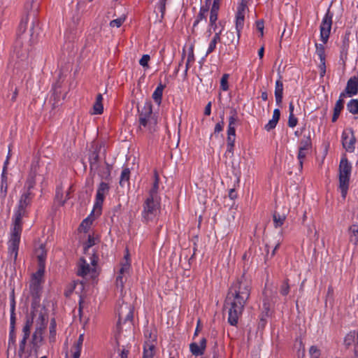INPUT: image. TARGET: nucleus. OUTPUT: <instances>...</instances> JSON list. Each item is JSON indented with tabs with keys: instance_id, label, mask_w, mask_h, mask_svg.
<instances>
[{
	"instance_id": "nucleus-57",
	"label": "nucleus",
	"mask_w": 358,
	"mask_h": 358,
	"mask_svg": "<svg viewBox=\"0 0 358 358\" xmlns=\"http://www.w3.org/2000/svg\"><path fill=\"white\" fill-rule=\"evenodd\" d=\"M278 123V121L277 120H271L268 124H266L265 126V129L267 130V131H270L273 129H274Z\"/></svg>"
},
{
	"instance_id": "nucleus-30",
	"label": "nucleus",
	"mask_w": 358,
	"mask_h": 358,
	"mask_svg": "<svg viewBox=\"0 0 358 358\" xmlns=\"http://www.w3.org/2000/svg\"><path fill=\"white\" fill-rule=\"evenodd\" d=\"M287 217V213H283L282 214L278 213L277 211H275L273 214V220L274 222V226L275 228L280 227L282 226L284 224L285 220Z\"/></svg>"
},
{
	"instance_id": "nucleus-53",
	"label": "nucleus",
	"mask_w": 358,
	"mask_h": 358,
	"mask_svg": "<svg viewBox=\"0 0 358 358\" xmlns=\"http://www.w3.org/2000/svg\"><path fill=\"white\" fill-rule=\"evenodd\" d=\"M99 155L97 153L93 152L90 157V167L92 169L98 162Z\"/></svg>"
},
{
	"instance_id": "nucleus-20",
	"label": "nucleus",
	"mask_w": 358,
	"mask_h": 358,
	"mask_svg": "<svg viewBox=\"0 0 358 358\" xmlns=\"http://www.w3.org/2000/svg\"><path fill=\"white\" fill-rule=\"evenodd\" d=\"M224 37V43L226 45H234L235 49L237 48L240 41V32L229 30L225 33Z\"/></svg>"
},
{
	"instance_id": "nucleus-54",
	"label": "nucleus",
	"mask_w": 358,
	"mask_h": 358,
	"mask_svg": "<svg viewBox=\"0 0 358 358\" xmlns=\"http://www.w3.org/2000/svg\"><path fill=\"white\" fill-rule=\"evenodd\" d=\"M95 244V239L94 237L89 236L86 246L85 247V251L87 252L89 249Z\"/></svg>"
},
{
	"instance_id": "nucleus-31",
	"label": "nucleus",
	"mask_w": 358,
	"mask_h": 358,
	"mask_svg": "<svg viewBox=\"0 0 358 358\" xmlns=\"http://www.w3.org/2000/svg\"><path fill=\"white\" fill-rule=\"evenodd\" d=\"M155 345L152 343H145L143 348V358H153L155 355Z\"/></svg>"
},
{
	"instance_id": "nucleus-38",
	"label": "nucleus",
	"mask_w": 358,
	"mask_h": 358,
	"mask_svg": "<svg viewBox=\"0 0 358 358\" xmlns=\"http://www.w3.org/2000/svg\"><path fill=\"white\" fill-rule=\"evenodd\" d=\"M57 76L58 78L57 81L52 84V90H57L64 87L62 83L65 80L66 76H64L62 71H59Z\"/></svg>"
},
{
	"instance_id": "nucleus-25",
	"label": "nucleus",
	"mask_w": 358,
	"mask_h": 358,
	"mask_svg": "<svg viewBox=\"0 0 358 358\" xmlns=\"http://www.w3.org/2000/svg\"><path fill=\"white\" fill-rule=\"evenodd\" d=\"M38 20L34 19L32 22V25L30 28V38L29 43L30 45L35 44L38 41V32L37 31L38 29Z\"/></svg>"
},
{
	"instance_id": "nucleus-27",
	"label": "nucleus",
	"mask_w": 358,
	"mask_h": 358,
	"mask_svg": "<svg viewBox=\"0 0 358 358\" xmlns=\"http://www.w3.org/2000/svg\"><path fill=\"white\" fill-rule=\"evenodd\" d=\"M103 96L101 94H98L96 96L95 102L93 105V112L94 115H100L103 113Z\"/></svg>"
},
{
	"instance_id": "nucleus-9",
	"label": "nucleus",
	"mask_w": 358,
	"mask_h": 358,
	"mask_svg": "<svg viewBox=\"0 0 358 358\" xmlns=\"http://www.w3.org/2000/svg\"><path fill=\"white\" fill-rule=\"evenodd\" d=\"M333 17L334 13L333 12L331 11L330 8H329L320 26V39L324 44H326L329 38L331 27L333 24Z\"/></svg>"
},
{
	"instance_id": "nucleus-5",
	"label": "nucleus",
	"mask_w": 358,
	"mask_h": 358,
	"mask_svg": "<svg viewBox=\"0 0 358 358\" xmlns=\"http://www.w3.org/2000/svg\"><path fill=\"white\" fill-rule=\"evenodd\" d=\"M118 320L116 325V331L120 334L122 331V324L125 326L126 330L131 329L133 327L134 306L129 303L122 301L119 304L117 308Z\"/></svg>"
},
{
	"instance_id": "nucleus-33",
	"label": "nucleus",
	"mask_w": 358,
	"mask_h": 358,
	"mask_svg": "<svg viewBox=\"0 0 358 358\" xmlns=\"http://www.w3.org/2000/svg\"><path fill=\"white\" fill-rule=\"evenodd\" d=\"M350 241L354 245L358 243V225H352L349 229Z\"/></svg>"
},
{
	"instance_id": "nucleus-8",
	"label": "nucleus",
	"mask_w": 358,
	"mask_h": 358,
	"mask_svg": "<svg viewBox=\"0 0 358 358\" xmlns=\"http://www.w3.org/2000/svg\"><path fill=\"white\" fill-rule=\"evenodd\" d=\"M90 259L92 266H90V264L84 257H81L80 259L78 264V269L77 271V274L79 276L85 277L88 274L90 275L92 278H95L97 276L98 273L96 271V265L99 257L94 252H93Z\"/></svg>"
},
{
	"instance_id": "nucleus-43",
	"label": "nucleus",
	"mask_w": 358,
	"mask_h": 358,
	"mask_svg": "<svg viewBox=\"0 0 358 358\" xmlns=\"http://www.w3.org/2000/svg\"><path fill=\"white\" fill-rule=\"evenodd\" d=\"M280 292L283 296H287L289 292V280L286 279L282 282L280 286Z\"/></svg>"
},
{
	"instance_id": "nucleus-63",
	"label": "nucleus",
	"mask_w": 358,
	"mask_h": 358,
	"mask_svg": "<svg viewBox=\"0 0 358 358\" xmlns=\"http://www.w3.org/2000/svg\"><path fill=\"white\" fill-rule=\"evenodd\" d=\"M280 112L279 109H275L273 114L272 120H277L278 122L280 119Z\"/></svg>"
},
{
	"instance_id": "nucleus-42",
	"label": "nucleus",
	"mask_w": 358,
	"mask_h": 358,
	"mask_svg": "<svg viewBox=\"0 0 358 358\" xmlns=\"http://www.w3.org/2000/svg\"><path fill=\"white\" fill-rule=\"evenodd\" d=\"M62 91H53L52 93L51 99L54 100V105L59 104L62 100V99L64 98V96L62 94Z\"/></svg>"
},
{
	"instance_id": "nucleus-1",
	"label": "nucleus",
	"mask_w": 358,
	"mask_h": 358,
	"mask_svg": "<svg viewBox=\"0 0 358 358\" xmlns=\"http://www.w3.org/2000/svg\"><path fill=\"white\" fill-rule=\"evenodd\" d=\"M250 291L251 281L244 273L237 278L230 286L224 301V309L228 312V322L231 325L237 324L250 298Z\"/></svg>"
},
{
	"instance_id": "nucleus-6",
	"label": "nucleus",
	"mask_w": 358,
	"mask_h": 358,
	"mask_svg": "<svg viewBox=\"0 0 358 358\" xmlns=\"http://www.w3.org/2000/svg\"><path fill=\"white\" fill-rule=\"evenodd\" d=\"M138 110L140 127H148L151 129L153 126L157 124V118L152 114L150 101H146L143 105L138 106Z\"/></svg>"
},
{
	"instance_id": "nucleus-59",
	"label": "nucleus",
	"mask_w": 358,
	"mask_h": 358,
	"mask_svg": "<svg viewBox=\"0 0 358 358\" xmlns=\"http://www.w3.org/2000/svg\"><path fill=\"white\" fill-rule=\"evenodd\" d=\"M84 341V335L80 334L77 342L73 345V348H80L81 349L83 343Z\"/></svg>"
},
{
	"instance_id": "nucleus-22",
	"label": "nucleus",
	"mask_w": 358,
	"mask_h": 358,
	"mask_svg": "<svg viewBox=\"0 0 358 358\" xmlns=\"http://www.w3.org/2000/svg\"><path fill=\"white\" fill-rule=\"evenodd\" d=\"M39 319L41 320L40 327H37L32 336V343L34 345H37L43 340V332L45 328V324H44L45 318L43 315H40Z\"/></svg>"
},
{
	"instance_id": "nucleus-55",
	"label": "nucleus",
	"mask_w": 358,
	"mask_h": 358,
	"mask_svg": "<svg viewBox=\"0 0 358 358\" xmlns=\"http://www.w3.org/2000/svg\"><path fill=\"white\" fill-rule=\"evenodd\" d=\"M194 47L192 45L189 49L188 56H187V63H193L194 62Z\"/></svg>"
},
{
	"instance_id": "nucleus-32",
	"label": "nucleus",
	"mask_w": 358,
	"mask_h": 358,
	"mask_svg": "<svg viewBox=\"0 0 358 358\" xmlns=\"http://www.w3.org/2000/svg\"><path fill=\"white\" fill-rule=\"evenodd\" d=\"M220 5V4L217 3L213 2L210 12V22H211V24H213L217 20Z\"/></svg>"
},
{
	"instance_id": "nucleus-56",
	"label": "nucleus",
	"mask_w": 358,
	"mask_h": 358,
	"mask_svg": "<svg viewBox=\"0 0 358 358\" xmlns=\"http://www.w3.org/2000/svg\"><path fill=\"white\" fill-rule=\"evenodd\" d=\"M297 124V118L294 117V114H289L288 120V125L290 127H294Z\"/></svg>"
},
{
	"instance_id": "nucleus-50",
	"label": "nucleus",
	"mask_w": 358,
	"mask_h": 358,
	"mask_svg": "<svg viewBox=\"0 0 358 358\" xmlns=\"http://www.w3.org/2000/svg\"><path fill=\"white\" fill-rule=\"evenodd\" d=\"M320 64L318 66V69L320 70V75L321 77H323L326 73V59L322 60H320Z\"/></svg>"
},
{
	"instance_id": "nucleus-3",
	"label": "nucleus",
	"mask_w": 358,
	"mask_h": 358,
	"mask_svg": "<svg viewBox=\"0 0 358 358\" xmlns=\"http://www.w3.org/2000/svg\"><path fill=\"white\" fill-rule=\"evenodd\" d=\"M25 212L17 209L15 215L14 226L9 240L8 252L10 257L15 262L17 257L20 234L22 232V219Z\"/></svg>"
},
{
	"instance_id": "nucleus-48",
	"label": "nucleus",
	"mask_w": 358,
	"mask_h": 358,
	"mask_svg": "<svg viewBox=\"0 0 358 358\" xmlns=\"http://www.w3.org/2000/svg\"><path fill=\"white\" fill-rule=\"evenodd\" d=\"M63 198V190L62 187H58L56 191L55 199L60 203L61 205H64L66 202V199L62 200Z\"/></svg>"
},
{
	"instance_id": "nucleus-4",
	"label": "nucleus",
	"mask_w": 358,
	"mask_h": 358,
	"mask_svg": "<svg viewBox=\"0 0 358 358\" xmlns=\"http://www.w3.org/2000/svg\"><path fill=\"white\" fill-rule=\"evenodd\" d=\"M47 173V167L44 163H41L38 159L34 160L31 166V170L26 182V187L28 190H31L36 182L41 183V187L45 186V175Z\"/></svg>"
},
{
	"instance_id": "nucleus-10",
	"label": "nucleus",
	"mask_w": 358,
	"mask_h": 358,
	"mask_svg": "<svg viewBox=\"0 0 358 358\" xmlns=\"http://www.w3.org/2000/svg\"><path fill=\"white\" fill-rule=\"evenodd\" d=\"M159 210V203L156 199L148 198L143 205L142 216L145 222L152 220Z\"/></svg>"
},
{
	"instance_id": "nucleus-29",
	"label": "nucleus",
	"mask_w": 358,
	"mask_h": 358,
	"mask_svg": "<svg viewBox=\"0 0 358 358\" xmlns=\"http://www.w3.org/2000/svg\"><path fill=\"white\" fill-rule=\"evenodd\" d=\"M208 11H209V8L207 6H202L200 8L199 12V13L196 17V20H194V24H193V29L198 25V24L199 23V22L201 20L204 19L205 21L206 22V17H207V13H208Z\"/></svg>"
},
{
	"instance_id": "nucleus-17",
	"label": "nucleus",
	"mask_w": 358,
	"mask_h": 358,
	"mask_svg": "<svg viewBox=\"0 0 358 358\" xmlns=\"http://www.w3.org/2000/svg\"><path fill=\"white\" fill-rule=\"evenodd\" d=\"M356 143V138L354 132L350 130L348 132L344 131L342 135V143L343 148L348 152H353L355 149V144Z\"/></svg>"
},
{
	"instance_id": "nucleus-14",
	"label": "nucleus",
	"mask_w": 358,
	"mask_h": 358,
	"mask_svg": "<svg viewBox=\"0 0 358 358\" xmlns=\"http://www.w3.org/2000/svg\"><path fill=\"white\" fill-rule=\"evenodd\" d=\"M124 262L121 263V268L120 270V273L116 278V285L117 287H120L121 289L124 287V283L126 280V275L129 273L130 269V262H129V251L127 250L126 254L124 255Z\"/></svg>"
},
{
	"instance_id": "nucleus-23",
	"label": "nucleus",
	"mask_w": 358,
	"mask_h": 358,
	"mask_svg": "<svg viewBox=\"0 0 358 358\" xmlns=\"http://www.w3.org/2000/svg\"><path fill=\"white\" fill-rule=\"evenodd\" d=\"M206 348V339L203 338L199 344L196 343H192L189 345V349L191 352L196 356L202 355Z\"/></svg>"
},
{
	"instance_id": "nucleus-49",
	"label": "nucleus",
	"mask_w": 358,
	"mask_h": 358,
	"mask_svg": "<svg viewBox=\"0 0 358 358\" xmlns=\"http://www.w3.org/2000/svg\"><path fill=\"white\" fill-rule=\"evenodd\" d=\"M256 28L260 32V36H264V20L261 19L257 20L256 22Z\"/></svg>"
},
{
	"instance_id": "nucleus-7",
	"label": "nucleus",
	"mask_w": 358,
	"mask_h": 358,
	"mask_svg": "<svg viewBox=\"0 0 358 358\" xmlns=\"http://www.w3.org/2000/svg\"><path fill=\"white\" fill-rule=\"evenodd\" d=\"M350 173L351 165L347 158L343 157L341 159L339 165V188L343 199H345L348 193Z\"/></svg>"
},
{
	"instance_id": "nucleus-16",
	"label": "nucleus",
	"mask_w": 358,
	"mask_h": 358,
	"mask_svg": "<svg viewBox=\"0 0 358 358\" xmlns=\"http://www.w3.org/2000/svg\"><path fill=\"white\" fill-rule=\"evenodd\" d=\"M35 255L38 259V274L42 272H45V259L47 256V252L45 248V245L41 243L38 248L35 249Z\"/></svg>"
},
{
	"instance_id": "nucleus-15",
	"label": "nucleus",
	"mask_w": 358,
	"mask_h": 358,
	"mask_svg": "<svg viewBox=\"0 0 358 358\" xmlns=\"http://www.w3.org/2000/svg\"><path fill=\"white\" fill-rule=\"evenodd\" d=\"M44 272L38 274V270L33 274L30 285L29 289L31 296L34 299H36L39 297L40 292L41 290V282L42 278L43 276Z\"/></svg>"
},
{
	"instance_id": "nucleus-24",
	"label": "nucleus",
	"mask_w": 358,
	"mask_h": 358,
	"mask_svg": "<svg viewBox=\"0 0 358 358\" xmlns=\"http://www.w3.org/2000/svg\"><path fill=\"white\" fill-rule=\"evenodd\" d=\"M31 190H28L27 187V192L22 194L20 197L18 208L25 212L26 208L31 203Z\"/></svg>"
},
{
	"instance_id": "nucleus-26",
	"label": "nucleus",
	"mask_w": 358,
	"mask_h": 358,
	"mask_svg": "<svg viewBox=\"0 0 358 358\" xmlns=\"http://www.w3.org/2000/svg\"><path fill=\"white\" fill-rule=\"evenodd\" d=\"M8 163V159L6 160L1 176V182L0 187V197L1 199H5L7 194L8 189V182H7V177L6 176V164Z\"/></svg>"
},
{
	"instance_id": "nucleus-18",
	"label": "nucleus",
	"mask_w": 358,
	"mask_h": 358,
	"mask_svg": "<svg viewBox=\"0 0 358 358\" xmlns=\"http://www.w3.org/2000/svg\"><path fill=\"white\" fill-rule=\"evenodd\" d=\"M358 91H345L341 94L339 99L336 101L334 109V115L332 117V122H335L341 110L343 108V98L346 96V95H348V96H352L353 95H355L357 93Z\"/></svg>"
},
{
	"instance_id": "nucleus-47",
	"label": "nucleus",
	"mask_w": 358,
	"mask_h": 358,
	"mask_svg": "<svg viewBox=\"0 0 358 358\" xmlns=\"http://www.w3.org/2000/svg\"><path fill=\"white\" fill-rule=\"evenodd\" d=\"M310 358H320V350L315 345L310 347L309 350Z\"/></svg>"
},
{
	"instance_id": "nucleus-13",
	"label": "nucleus",
	"mask_w": 358,
	"mask_h": 358,
	"mask_svg": "<svg viewBox=\"0 0 358 358\" xmlns=\"http://www.w3.org/2000/svg\"><path fill=\"white\" fill-rule=\"evenodd\" d=\"M34 8H35L34 11L28 12L27 16L25 17H23L21 20V21L19 24L17 30V38L21 39L22 34H23L26 31L28 20H29V19H28L29 16L31 15L32 13L33 16L35 17L36 13L38 11V4L35 3L34 2V0H32L31 3H29V2H27L25 3V9L26 10L32 9Z\"/></svg>"
},
{
	"instance_id": "nucleus-60",
	"label": "nucleus",
	"mask_w": 358,
	"mask_h": 358,
	"mask_svg": "<svg viewBox=\"0 0 358 358\" xmlns=\"http://www.w3.org/2000/svg\"><path fill=\"white\" fill-rule=\"evenodd\" d=\"M224 126V122L223 121V118H222V121L216 124L214 129V133L216 134L222 131Z\"/></svg>"
},
{
	"instance_id": "nucleus-40",
	"label": "nucleus",
	"mask_w": 358,
	"mask_h": 358,
	"mask_svg": "<svg viewBox=\"0 0 358 358\" xmlns=\"http://www.w3.org/2000/svg\"><path fill=\"white\" fill-rule=\"evenodd\" d=\"M316 54L319 57L320 60L326 59L325 48L323 44L315 43Z\"/></svg>"
},
{
	"instance_id": "nucleus-45",
	"label": "nucleus",
	"mask_w": 358,
	"mask_h": 358,
	"mask_svg": "<svg viewBox=\"0 0 358 358\" xmlns=\"http://www.w3.org/2000/svg\"><path fill=\"white\" fill-rule=\"evenodd\" d=\"M229 75L224 73L220 80V90H229L228 80Z\"/></svg>"
},
{
	"instance_id": "nucleus-64",
	"label": "nucleus",
	"mask_w": 358,
	"mask_h": 358,
	"mask_svg": "<svg viewBox=\"0 0 358 358\" xmlns=\"http://www.w3.org/2000/svg\"><path fill=\"white\" fill-rule=\"evenodd\" d=\"M80 348H73V358H79L80 355Z\"/></svg>"
},
{
	"instance_id": "nucleus-46",
	"label": "nucleus",
	"mask_w": 358,
	"mask_h": 358,
	"mask_svg": "<svg viewBox=\"0 0 358 358\" xmlns=\"http://www.w3.org/2000/svg\"><path fill=\"white\" fill-rule=\"evenodd\" d=\"M166 1L159 0V1L158 3V8L161 13L160 21H162L164 17V15H165V12H166Z\"/></svg>"
},
{
	"instance_id": "nucleus-37",
	"label": "nucleus",
	"mask_w": 358,
	"mask_h": 358,
	"mask_svg": "<svg viewBox=\"0 0 358 358\" xmlns=\"http://www.w3.org/2000/svg\"><path fill=\"white\" fill-rule=\"evenodd\" d=\"M56 338V321L53 318L50 321V336L49 340L50 342H55Z\"/></svg>"
},
{
	"instance_id": "nucleus-34",
	"label": "nucleus",
	"mask_w": 358,
	"mask_h": 358,
	"mask_svg": "<svg viewBox=\"0 0 358 358\" xmlns=\"http://www.w3.org/2000/svg\"><path fill=\"white\" fill-rule=\"evenodd\" d=\"M154 177H155V181L153 183V187L150 192L149 198L155 199L157 192V189L159 188V180L158 173L156 171H155Z\"/></svg>"
},
{
	"instance_id": "nucleus-62",
	"label": "nucleus",
	"mask_w": 358,
	"mask_h": 358,
	"mask_svg": "<svg viewBox=\"0 0 358 358\" xmlns=\"http://www.w3.org/2000/svg\"><path fill=\"white\" fill-rule=\"evenodd\" d=\"M275 96L277 104H280L282 100V91H275Z\"/></svg>"
},
{
	"instance_id": "nucleus-19",
	"label": "nucleus",
	"mask_w": 358,
	"mask_h": 358,
	"mask_svg": "<svg viewBox=\"0 0 358 358\" xmlns=\"http://www.w3.org/2000/svg\"><path fill=\"white\" fill-rule=\"evenodd\" d=\"M32 324H33L32 320L28 319V320H27L25 324L23 327V329H22L23 338L22 339V341H20L19 350H18V354H19V356H20V357L24 352L27 340L29 337L31 327L32 326Z\"/></svg>"
},
{
	"instance_id": "nucleus-41",
	"label": "nucleus",
	"mask_w": 358,
	"mask_h": 358,
	"mask_svg": "<svg viewBox=\"0 0 358 358\" xmlns=\"http://www.w3.org/2000/svg\"><path fill=\"white\" fill-rule=\"evenodd\" d=\"M299 149H306L310 150L312 148V143L310 136L303 138L300 142Z\"/></svg>"
},
{
	"instance_id": "nucleus-2",
	"label": "nucleus",
	"mask_w": 358,
	"mask_h": 358,
	"mask_svg": "<svg viewBox=\"0 0 358 358\" xmlns=\"http://www.w3.org/2000/svg\"><path fill=\"white\" fill-rule=\"evenodd\" d=\"M29 48L24 47L22 39L16 38L11 61L9 62V66L13 67L14 80L25 78L29 66Z\"/></svg>"
},
{
	"instance_id": "nucleus-52",
	"label": "nucleus",
	"mask_w": 358,
	"mask_h": 358,
	"mask_svg": "<svg viewBox=\"0 0 358 358\" xmlns=\"http://www.w3.org/2000/svg\"><path fill=\"white\" fill-rule=\"evenodd\" d=\"M150 59V57L149 55H143L139 61V64L144 68L148 67V62Z\"/></svg>"
},
{
	"instance_id": "nucleus-12",
	"label": "nucleus",
	"mask_w": 358,
	"mask_h": 358,
	"mask_svg": "<svg viewBox=\"0 0 358 358\" xmlns=\"http://www.w3.org/2000/svg\"><path fill=\"white\" fill-rule=\"evenodd\" d=\"M248 10V1L241 0L237 6L235 16V27L236 32H241L245 23V15Z\"/></svg>"
},
{
	"instance_id": "nucleus-61",
	"label": "nucleus",
	"mask_w": 358,
	"mask_h": 358,
	"mask_svg": "<svg viewBox=\"0 0 358 358\" xmlns=\"http://www.w3.org/2000/svg\"><path fill=\"white\" fill-rule=\"evenodd\" d=\"M11 345L15 347V332L13 329H10V339L8 342V349L11 348Z\"/></svg>"
},
{
	"instance_id": "nucleus-39",
	"label": "nucleus",
	"mask_w": 358,
	"mask_h": 358,
	"mask_svg": "<svg viewBox=\"0 0 358 358\" xmlns=\"http://www.w3.org/2000/svg\"><path fill=\"white\" fill-rule=\"evenodd\" d=\"M348 109L352 114H358V100L352 99L347 105Z\"/></svg>"
},
{
	"instance_id": "nucleus-51",
	"label": "nucleus",
	"mask_w": 358,
	"mask_h": 358,
	"mask_svg": "<svg viewBox=\"0 0 358 358\" xmlns=\"http://www.w3.org/2000/svg\"><path fill=\"white\" fill-rule=\"evenodd\" d=\"M162 92L163 91H154V93H153V94L152 96V97L154 99V101L158 105H159L161 103V101H162Z\"/></svg>"
},
{
	"instance_id": "nucleus-11",
	"label": "nucleus",
	"mask_w": 358,
	"mask_h": 358,
	"mask_svg": "<svg viewBox=\"0 0 358 358\" xmlns=\"http://www.w3.org/2000/svg\"><path fill=\"white\" fill-rule=\"evenodd\" d=\"M351 31L347 29L341 36V42L338 45L339 47V63L345 68L348 60V50L350 48V37Z\"/></svg>"
},
{
	"instance_id": "nucleus-21",
	"label": "nucleus",
	"mask_w": 358,
	"mask_h": 358,
	"mask_svg": "<svg viewBox=\"0 0 358 358\" xmlns=\"http://www.w3.org/2000/svg\"><path fill=\"white\" fill-rule=\"evenodd\" d=\"M109 190V186L106 182H101L97 189L96 196V202L94 206L96 208H100L103 202L104 196L108 194Z\"/></svg>"
},
{
	"instance_id": "nucleus-36",
	"label": "nucleus",
	"mask_w": 358,
	"mask_h": 358,
	"mask_svg": "<svg viewBox=\"0 0 358 358\" xmlns=\"http://www.w3.org/2000/svg\"><path fill=\"white\" fill-rule=\"evenodd\" d=\"M310 150H306V149H299L297 158L299 159V170L301 171L303 169V159L306 157L307 155Z\"/></svg>"
},
{
	"instance_id": "nucleus-44",
	"label": "nucleus",
	"mask_w": 358,
	"mask_h": 358,
	"mask_svg": "<svg viewBox=\"0 0 358 358\" xmlns=\"http://www.w3.org/2000/svg\"><path fill=\"white\" fill-rule=\"evenodd\" d=\"M125 16H121L117 19L113 20L110 22V26L111 27H120L125 21Z\"/></svg>"
},
{
	"instance_id": "nucleus-58",
	"label": "nucleus",
	"mask_w": 358,
	"mask_h": 358,
	"mask_svg": "<svg viewBox=\"0 0 358 358\" xmlns=\"http://www.w3.org/2000/svg\"><path fill=\"white\" fill-rule=\"evenodd\" d=\"M217 44V43L216 42L210 41L208 48V50L206 51V56L208 55L209 54L212 53L215 50Z\"/></svg>"
},
{
	"instance_id": "nucleus-35",
	"label": "nucleus",
	"mask_w": 358,
	"mask_h": 358,
	"mask_svg": "<svg viewBox=\"0 0 358 358\" xmlns=\"http://www.w3.org/2000/svg\"><path fill=\"white\" fill-rule=\"evenodd\" d=\"M130 176V170L129 168L123 169L120 180V184L121 186H124L129 183Z\"/></svg>"
},
{
	"instance_id": "nucleus-28",
	"label": "nucleus",
	"mask_w": 358,
	"mask_h": 358,
	"mask_svg": "<svg viewBox=\"0 0 358 358\" xmlns=\"http://www.w3.org/2000/svg\"><path fill=\"white\" fill-rule=\"evenodd\" d=\"M232 115L229 118V126L227 130V136H236V130L234 124L237 122V116L236 110L232 111Z\"/></svg>"
}]
</instances>
